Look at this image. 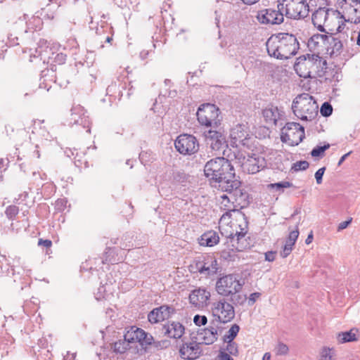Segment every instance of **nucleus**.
I'll list each match as a JSON object with an SVG mask.
<instances>
[{
	"mask_svg": "<svg viewBox=\"0 0 360 360\" xmlns=\"http://www.w3.org/2000/svg\"><path fill=\"white\" fill-rule=\"evenodd\" d=\"M60 6V2H57V0H56V4H47L45 8H42L41 15L45 20H53L57 15V10Z\"/></svg>",
	"mask_w": 360,
	"mask_h": 360,
	"instance_id": "nucleus-30",
	"label": "nucleus"
},
{
	"mask_svg": "<svg viewBox=\"0 0 360 360\" xmlns=\"http://www.w3.org/2000/svg\"><path fill=\"white\" fill-rule=\"evenodd\" d=\"M120 249L116 248H107L105 252V257L102 259L101 263H110L112 264L121 262L123 260L122 255H119L121 252Z\"/></svg>",
	"mask_w": 360,
	"mask_h": 360,
	"instance_id": "nucleus-28",
	"label": "nucleus"
},
{
	"mask_svg": "<svg viewBox=\"0 0 360 360\" xmlns=\"http://www.w3.org/2000/svg\"><path fill=\"white\" fill-rule=\"evenodd\" d=\"M288 351V347L283 342H279L276 347V353L277 355H286Z\"/></svg>",
	"mask_w": 360,
	"mask_h": 360,
	"instance_id": "nucleus-51",
	"label": "nucleus"
},
{
	"mask_svg": "<svg viewBox=\"0 0 360 360\" xmlns=\"http://www.w3.org/2000/svg\"><path fill=\"white\" fill-rule=\"evenodd\" d=\"M280 138L290 146H298L305 138L304 128L297 122H287L281 130Z\"/></svg>",
	"mask_w": 360,
	"mask_h": 360,
	"instance_id": "nucleus-8",
	"label": "nucleus"
},
{
	"mask_svg": "<svg viewBox=\"0 0 360 360\" xmlns=\"http://www.w3.org/2000/svg\"><path fill=\"white\" fill-rule=\"evenodd\" d=\"M229 297H230L231 304L236 306L243 305L247 300L246 295L240 293V292H235V294L230 295Z\"/></svg>",
	"mask_w": 360,
	"mask_h": 360,
	"instance_id": "nucleus-40",
	"label": "nucleus"
},
{
	"mask_svg": "<svg viewBox=\"0 0 360 360\" xmlns=\"http://www.w3.org/2000/svg\"><path fill=\"white\" fill-rule=\"evenodd\" d=\"M66 55L63 53H56L55 57L53 58V62L56 64L62 65L65 63L66 60Z\"/></svg>",
	"mask_w": 360,
	"mask_h": 360,
	"instance_id": "nucleus-55",
	"label": "nucleus"
},
{
	"mask_svg": "<svg viewBox=\"0 0 360 360\" xmlns=\"http://www.w3.org/2000/svg\"><path fill=\"white\" fill-rule=\"evenodd\" d=\"M215 128H210L208 130H205L203 136L207 146H209L212 150L221 151L223 150V155L231 158L228 154V143L226 141V135L220 130L214 129Z\"/></svg>",
	"mask_w": 360,
	"mask_h": 360,
	"instance_id": "nucleus-11",
	"label": "nucleus"
},
{
	"mask_svg": "<svg viewBox=\"0 0 360 360\" xmlns=\"http://www.w3.org/2000/svg\"><path fill=\"white\" fill-rule=\"evenodd\" d=\"M38 245L49 248L51 247L52 241L49 239L39 238L38 240Z\"/></svg>",
	"mask_w": 360,
	"mask_h": 360,
	"instance_id": "nucleus-63",
	"label": "nucleus"
},
{
	"mask_svg": "<svg viewBox=\"0 0 360 360\" xmlns=\"http://www.w3.org/2000/svg\"><path fill=\"white\" fill-rule=\"evenodd\" d=\"M146 335V332L142 328H136L135 330H132L131 331H128L125 335V338L127 339L128 342H137L140 343V342L143 339Z\"/></svg>",
	"mask_w": 360,
	"mask_h": 360,
	"instance_id": "nucleus-32",
	"label": "nucleus"
},
{
	"mask_svg": "<svg viewBox=\"0 0 360 360\" xmlns=\"http://www.w3.org/2000/svg\"><path fill=\"white\" fill-rule=\"evenodd\" d=\"M243 218L245 220L244 227H241V225H240V230L239 231H237L235 234L231 233L227 237V247L219 252L221 258L225 261H236L238 258L237 255L238 252H242L250 248V243L245 238L248 233V222L244 214Z\"/></svg>",
	"mask_w": 360,
	"mask_h": 360,
	"instance_id": "nucleus-4",
	"label": "nucleus"
},
{
	"mask_svg": "<svg viewBox=\"0 0 360 360\" xmlns=\"http://www.w3.org/2000/svg\"><path fill=\"white\" fill-rule=\"evenodd\" d=\"M231 145L236 148L243 146L250 148L251 138L247 131V127L243 124H238L231 130Z\"/></svg>",
	"mask_w": 360,
	"mask_h": 360,
	"instance_id": "nucleus-16",
	"label": "nucleus"
},
{
	"mask_svg": "<svg viewBox=\"0 0 360 360\" xmlns=\"http://www.w3.org/2000/svg\"><path fill=\"white\" fill-rule=\"evenodd\" d=\"M194 266H192V267L195 271L206 277L217 275L221 271V268L219 266L217 259L212 255H207L198 257L194 261Z\"/></svg>",
	"mask_w": 360,
	"mask_h": 360,
	"instance_id": "nucleus-12",
	"label": "nucleus"
},
{
	"mask_svg": "<svg viewBox=\"0 0 360 360\" xmlns=\"http://www.w3.org/2000/svg\"><path fill=\"white\" fill-rule=\"evenodd\" d=\"M352 218H349L346 221H342L338 224V231H340L345 229H346L352 222Z\"/></svg>",
	"mask_w": 360,
	"mask_h": 360,
	"instance_id": "nucleus-64",
	"label": "nucleus"
},
{
	"mask_svg": "<svg viewBox=\"0 0 360 360\" xmlns=\"http://www.w3.org/2000/svg\"><path fill=\"white\" fill-rule=\"evenodd\" d=\"M108 32H113V27L105 21H101V23L96 27V33L100 38Z\"/></svg>",
	"mask_w": 360,
	"mask_h": 360,
	"instance_id": "nucleus-36",
	"label": "nucleus"
},
{
	"mask_svg": "<svg viewBox=\"0 0 360 360\" xmlns=\"http://www.w3.org/2000/svg\"><path fill=\"white\" fill-rule=\"evenodd\" d=\"M320 112L323 117H328L333 113V107L328 102H324L320 108Z\"/></svg>",
	"mask_w": 360,
	"mask_h": 360,
	"instance_id": "nucleus-46",
	"label": "nucleus"
},
{
	"mask_svg": "<svg viewBox=\"0 0 360 360\" xmlns=\"http://www.w3.org/2000/svg\"><path fill=\"white\" fill-rule=\"evenodd\" d=\"M25 25V29L21 33H19V34H22L27 33L29 30L31 29L33 30L32 32H33L34 30H37V29H41V25H42L41 19L39 17H33L31 20H29V22H24L23 20H20V22L16 23L15 26V30H17L18 27L20 25Z\"/></svg>",
	"mask_w": 360,
	"mask_h": 360,
	"instance_id": "nucleus-29",
	"label": "nucleus"
},
{
	"mask_svg": "<svg viewBox=\"0 0 360 360\" xmlns=\"http://www.w3.org/2000/svg\"><path fill=\"white\" fill-rule=\"evenodd\" d=\"M299 236V230L297 226L295 230H292L290 232L288 237L285 240V244L290 245L294 247L296 240H297Z\"/></svg>",
	"mask_w": 360,
	"mask_h": 360,
	"instance_id": "nucleus-47",
	"label": "nucleus"
},
{
	"mask_svg": "<svg viewBox=\"0 0 360 360\" xmlns=\"http://www.w3.org/2000/svg\"><path fill=\"white\" fill-rule=\"evenodd\" d=\"M330 32V39H328L325 48L326 53L330 55L331 58H336L340 56L343 50V44L340 39L335 37L333 32V30L329 29Z\"/></svg>",
	"mask_w": 360,
	"mask_h": 360,
	"instance_id": "nucleus-24",
	"label": "nucleus"
},
{
	"mask_svg": "<svg viewBox=\"0 0 360 360\" xmlns=\"http://www.w3.org/2000/svg\"><path fill=\"white\" fill-rule=\"evenodd\" d=\"M218 323L212 320L210 325L198 332L202 345H210L215 342L218 339Z\"/></svg>",
	"mask_w": 360,
	"mask_h": 360,
	"instance_id": "nucleus-22",
	"label": "nucleus"
},
{
	"mask_svg": "<svg viewBox=\"0 0 360 360\" xmlns=\"http://www.w3.org/2000/svg\"><path fill=\"white\" fill-rule=\"evenodd\" d=\"M1 269L3 276L13 278V283H16L18 281L21 283L20 290H22L25 287L30 285L32 271L21 265L20 258L13 259L12 264L7 263L2 265Z\"/></svg>",
	"mask_w": 360,
	"mask_h": 360,
	"instance_id": "nucleus-6",
	"label": "nucleus"
},
{
	"mask_svg": "<svg viewBox=\"0 0 360 360\" xmlns=\"http://www.w3.org/2000/svg\"><path fill=\"white\" fill-rule=\"evenodd\" d=\"M276 251L273 250L265 252V260L268 262H274L276 259Z\"/></svg>",
	"mask_w": 360,
	"mask_h": 360,
	"instance_id": "nucleus-61",
	"label": "nucleus"
},
{
	"mask_svg": "<svg viewBox=\"0 0 360 360\" xmlns=\"http://www.w3.org/2000/svg\"><path fill=\"white\" fill-rule=\"evenodd\" d=\"M129 343L130 342H128L127 339L124 338L123 340L114 342L112 349L116 353L122 354L128 349Z\"/></svg>",
	"mask_w": 360,
	"mask_h": 360,
	"instance_id": "nucleus-35",
	"label": "nucleus"
},
{
	"mask_svg": "<svg viewBox=\"0 0 360 360\" xmlns=\"http://www.w3.org/2000/svg\"><path fill=\"white\" fill-rule=\"evenodd\" d=\"M193 322L198 326H205L207 323V318L204 315L197 314L193 318Z\"/></svg>",
	"mask_w": 360,
	"mask_h": 360,
	"instance_id": "nucleus-52",
	"label": "nucleus"
},
{
	"mask_svg": "<svg viewBox=\"0 0 360 360\" xmlns=\"http://www.w3.org/2000/svg\"><path fill=\"white\" fill-rule=\"evenodd\" d=\"M244 282H241L234 274H228L219 278L216 282L217 293L224 297H229L241 291Z\"/></svg>",
	"mask_w": 360,
	"mask_h": 360,
	"instance_id": "nucleus-10",
	"label": "nucleus"
},
{
	"mask_svg": "<svg viewBox=\"0 0 360 360\" xmlns=\"http://www.w3.org/2000/svg\"><path fill=\"white\" fill-rule=\"evenodd\" d=\"M127 84L120 80L112 82L106 89V94L110 97V101H120L123 96V90H126Z\"/></svg>",
	"mask_w": 360,
	"mask_h": 360,
	"instance_id": "nucleus-25",
	"label": "nucleus"
},
{
	"mask_svg": "<svg viewBox=\"0 0 360 360\" xmlns=\"http://www.w3.org/2000/svg\"><path fill=\"white\" fill-rule=\"evenodd\" d=\"M176 309L173 306L162 304L150 311L148 315V319L151 323H157L168 320L176 314Z\"/></svg>",
	"mask_w": 360,
	"mask_h": 360,
	"instance_id": "nucleus-19",
	"label": "nucleus"
},
{
	"mask_svg": "<svg viewBox=\"0 0 360 360\" xmlns=\"http://www.w3.org/2000/svg\"><path fill=\"white\" fill-rule=\"evenodd\" d=\"M146 337H145L140 342V345L142 347L147 348V347L150 346L152 347L154 338L153 337L148 333H146Z\"/></svg>",
	"mask_w": 360,
	"mask_h": 360,
	"instance_id": "nucleus-50",
	"label": "nucleus"
},
{
	"mask_svg": "<svg viewBox=\"0 0 360 360\" xmlns=\"http://www.w3.org/2000/svg\"><path fill=\"white\" fill-rule=\"evenodd\" d=\"M356 340V333L353 332L352 329L338 334V341L340 343L353 342Z\"/></svg>",
	"mask_w": 360,
	"mask_h": 360,
	"instance_id": "nucleus-38",
	"label": "nucleus"
},
{
	"mask_svg": "<svg viewBox=\"0 0 360 360\" xmlns=\"http://www.w3.org/2000/svg\"><path fill=\"white\" fill-rule=\"evenodd\" d=\"M28 198V193L24 191L23 193L18 195L17 198H15L14 202L18 205H27L26 200Z\"/></svg>",
	"mask_w": 360,
	"mask_h": 360,
	"instance_id": "nucleus-54",
	"label": "nucleus"
},
{
	"mask_svg": "<svg viewBox=\"0 0 360 360\" xmlns=\"http://www.w3.org/2000/svg\"><path fill=\"white\" fill-rule=\"evenodd\" d=\"M226 344V348L222 351H226L228 354L233 356H238L239 355L238 345L234 342V340H226L223 341Z\"/></svg>",
	"mask_w": 360,
	"mask_h": 360,
	"instance_id": "nucleus-39",
	"label": "nucleus"
},
{
	"mask_svg": "<svg viewBox=\"0 0 360 360\" xmlns=\"http://www.w3.org/2000/svg\"><path fill=\"white\" fill-rule=\"evenodd\" d=\"M229 158L217 157L210 160L204 166V174L210 184L217 183L222 191L242 198L241 182L236 176L234 167Z\"/></svg>",
	"mask_w": 360,
	"mask_h": 360,
	"instance_id": "nucleus-1",
	"label": "nucleus"
},
{
	"mask_svg": "<svg viewBox=\"0 0 360 360\" xmlns=\"http://www.w3.org/2000/svg\"><path fill=\"white\" fill-rule=\"evenodd\" d=\"M257 19L262 24L280 25L283 22V5L278 1L277 9L265 8L257 12Z\"/></svg>",
	"mask_w": 360,
	"mask_h": 360,
	"instance_id": "nucleus-14",
	"label": "nucleus"
},
{
	"mask_svg": "<svg viewBox=\"0 0 360 360\" xmlns=\"http://www.w3.org/2000/svg\"><path fill=\"white\" fill-rule=\"evenodd\" d=\"M214 321L217 323H226L232 321L235 317V310L233 304L226 301L224 298L213 303L212 308Z\"/></svg>",
	"mask_w": 360,
	"mask_h": 360,
	"instance_id": "nucleus-13",
	"label": "nucleus"
},
{
	"mask_svg": "<svg viewBox=\"0 0 360 360\" xmlns=\"http://www.w3.org/2000/svg\"><path fill=\"white\" fill-rule=\"evenodd\" d=\"M194 339L195 337L192 338V341L190 342H184L182 340V345L179 347L180 356L184 360H195L202 355L203 350L201 347L202 343L198 342Z\"/></svg>",
	"mask_w": 360,
	"mask_h": 360,
	"instance_id": "nucleus-17",
	"label": "nucleus"
},
{
	"mask_svg": "<svg viewBox=\"0 0 360 360\" xmlns=\"http://www.w3.org/2000/svg\"><path fill=\"white\" fill-rule=\"evenodd\" d=\"M329 11L328 8L325 7H319L312 13V23L321 32H326L325 26H326V23L328 20Z\"/></svg>",
	"mask_w": 360,
	"mask_h": 360,
	"instance_id": "nucleus-23",
	"label": "nucleus"
},
{
	"mask_svg": "<svg viewBox=\"0 0 360 360\" xmlns=\"http://www.w3.org/2000/svg\"><path fill=\"white\" fill-rule=\"evenodd\" d=\"M268 54L279 60H287L297 54L300 44L296 37L289 33L271 35L266 42Z\"/></svg>",
	"mask_w": 360,
	"mask_h": 360,
	"instance_id": "nucleus-2",
	"label": "nucleus"
},
{
	"mask_svg": "<svg viewBox=\"0 0 360 360\" xmlns=\"http://www.w3.org/2000/svg\"><path fill=\"white\" fill-rule=\"evenodd\" d=\"M221 111L214 104H201L197 110V120L200 125L210 128H217L221 122Z\"/></svg>",
	"mask_w": 360,
	"mask_h": 360,
	"instance_id": "nucleus-7",
	"label": "nucleus"
},
{
	"mask_svg": "<svg viewBox=\"0 0 360 360\" xmlns=\"http://www.w3.org/2000/svg\"><path fill=\"white\" fill-rule=\"evenodd\" d=\"M330 148V144L325 143L323 146H316L314 147L310 154L314 158H322L324 155V153L326 150Z\"/></svg>",
	"mask_w": 360,
	"mask_h": 360,
	"instance_id": "nucleus-43",
	"label": "nucleus"
},
{
	"mask_svg": "<svg viewBox=\"0 0 360 360\" xmlns=\"http://www.w3.org/2000/svg\"><path fill=\"white\" fill-rule=\"evenodd\" d=\"M292 186H293V184L291 182L287 181H282L268 185L269 188L275 191L276 192H278L279 193H283L285 188Z\"/></svg>",
	"mask_w": 360,
	"mask_h": 360,
	"instance_id": "nucleus-37",
	"label": "nucleus"
},
{
	"mask_svg": "<svg viewBox=\"0 0 360 360\" xmlns=\"http://www.w3.org/2000/svg\"><path fill=\"white\" fill-rule=\"evenodd\" d=\"M349 17L345 18V15H341L340 18H343L346 22H350L354 24L360 23V5L354 6V4H350L349 8L347 9Z\"/></svg>",
	"mask_w": 360,
	"mask_h": 360,
	"instance_id": "nucleus-31",
	"label": "nucleus"
},
{
	"mask_svg": "<svg viewBox=\"0 0 360 360\" xmlns=\"http://www.w3.org/2000/svg\"><path fill=\"white\" fill-rule=\"evenodd\" d=\"M326 59L319 54H309L300 56L296 60L294 69L296 73L304 79L323 77L328 68Z\"/></svg>",
	"mask_w": 360,
	"mask_h": 360,
	"instance_id": "nucleus-3",
	"label": "nucleus"
},
{
	"mask_svg": "<svg viewBox=\"0 0 360 360\" xmlns=\"http://www.w3.org/2000/svg\"><path fill=\"white\" fill-rule=\"evenodd\" d=\"M217 360H233V359L231 355L228 354L226 351L220 349L217 356Z\"/></svg>",
	"mask_w": 360,
	"mask_h": 360,
	"instance_id": "nucleus-58",
	"label": "nucleus"
},
{
	"mask_svg": "<svg viewBox=\"0 0 360 360\" xmlns=\"http://www.w3.org/2000/svg\"><path fill=\"white\" fill-rule=\"evenodd\" d=\"M171 345V341L169 339H164L161 340H153L152 347L156 350H162L167 349Z\"/></svg>",
	"mask_w": 360,
	"mask_h": 360,
	"instance_id": "nucleus-45",
	"label": "nucleus"
},
{
	"mask_svg": "<svg viewBox=\"0 0 360 360\" xmlns=\"http://www.w3.org/2000/svg\"><path fill=\"white\" fill-rule=\"evenodd\" d=\"M263 116L266 122H273L276 124L280 117V113L277 107L271 106L263 110Z\"/></svg>",
	"mask_w": 360,
	"mask_h": 360,
	"instance_id": "nucleus-33",
	"label": "nucleus"
},
{
	"mask_svg": "<svg viewBox=\"0 0 360 360\" xmlns=\"http://www.w3.org/2000/svg\"><path fill=\"white\" fill-rule=\"evenodd\" d=\"M70 124L81 126L83 129H86V132L91 131V121L86 111L80 105L72 106L71 108V115L70 118Z\"/></svg>",
	"mask_w": 360,
	"mask_h": 360,
	"instance_id": "nucleus-18",
	"label": "nucleus"
},
{
	"mask_svg": "<svg viewBox=\"0 0 360 360\" xmlns=\"http://www.w3.org/2000/svg\"><path fill=\"white\" fill-rule=\"evenodd\" d=\"M266 167L264 158L256 154L248 156L243 164V168L249 174H256Z\"/></svg>",
	"mask_w": 360,
	"mask_h": 360,
	"instance_id": "nucleus-20",
	"label": "nucleus"
},
{
	"mask_svg": "<svg viewBox=\"0 0 360 360\" xmlns=\"http://www.w3.org/2000/svg\"><path fill=\"white\" fill-rule=\"evenodd\" d=\"M239 330H240V326L238 324L234 323L229 328L227 333L224 335L223 341L234 340L236 337L238 335Z\"/></svg>",
	"mask_w": 360,
	"mask_h": 360,
	"instance_id": "nucleus-42",
	"label": "nucleus"
},
{
	"mask_svg": "<svg viewBox=\"0 0 360 360\" xmlns=\"http://www.w3.org/2000/svg\"><path fill=\"white\" fill-rule=\"evenodd\" d=\"M331 352V349L324 347L321 352V360H333Z\"/></svg>",
	"mask_w": 360,
	"mask_h": 360,
	"instance_id": "nucleus-53",
	"label": "nucleus"
},
{
	"mask_svg": "<svg viewBox=\"0 0 360 360\" xmlns=\"http://www.w3.org/2000/svg\"><path fill=\"white\" fill-rule=\"evenodd\" d=\"M175 148L182 155H192L199 149L197 139L191 134H181L174 142Z\"/></svg>",
	"mask_w": 360,
	"mask_h": 360,
	"instance_id": "nucleus-15",
	"label": "nucleus"
},
{
	"mask_svg": "<svg viewBox=\"0 0 360 360\" xmlns=\"http://www.w3.org/2000/svg\"><path fill=\"white\" fill-rule=\"evenodd\" d=\"M293 246L285 244L284 245L282 251H281V257L283 258H286L292 252Z\"/></svg>",
	"mask_w": 360,
	"mask_h": 360,
	"instance_id": "nucleus-56",
	"label": "nucleus"
},
{
	"mask_svg": "<svg viewBox=\"0 0 360 360\" xmlns=\"http://www.w3.org/2000/svg\"><path fill=\"white\" fill-rule=\"evenodd\" d=\"M325 33L326 34H314L312 37H311L309 42L314 43L315 46H318L320 45V44H321V46L325 47L328 39H330V32L329 33L326 31Z\"/></svg>",
	"mask_w": 360,
	"mask_h": 360,
	"instance_id": "nucleus-34",
	"label": "nucleus"
},
{
	"mask_svg": "<svg viewBox=\"0 0 360 360\" xmlns=\"http://www.w3.org/2000/svg\"><path fill=\"white\" fill-rule=\"evenodd\" d=\"M177 94V92L176 90H169L166 89L164 92L161 91L159 96H162L164 97H170V98H174Z\"/></svg>",
	"mask_w": 360,
	"mask_h": 360,
	"instance_id": "nucleus-60",
	"label": "nucleus"
},
{
	"mask_svg": "<svg viewBox=\"0 0 360 360\" xmlns=\"http://www.w3.org/2000/svg\"><path fill=\"white\" fill-rule=\"evenodd\" d=\"M162 332L169 338L180 339L185 333V326L179 321H167L162 325Z\"/></svg>",
	"mask_w": 360,
	"mask_h": 360,
	"instance_id": "nucleus-21",
	"label": "nucleus"
},
{
	"mask_svg": "<svg viewBox=\"0 0 360 360\" xmlns=\"http://www.w3.org/2000/svg\"><path fill=\"white\" fill-rule=\"evenodd\" d=\"M280 4L283 5L284 15L290 19H304L309 13V6L306 0H282Z\"/></svg>",
	"mask_w": 360,
	"mask_h": 360,
	"instance_id": "nucleus-9",
	"label": "nucleus"
},
{
	"mask_svg": "<svg viewBox=\"0 0 360 360\" xmlns=\"http://www.w3.org/2000/svg\"><path fill=\"white\" fill-rule=\"evenodd\" d=\"M210 297V292L205 288L193 290L189 295L190 302L195 306L206 304Z\"/></svg>",
	"mask_w": 360,
	"mask_h": 360,
	"instance_id": "nucleus-26",
	"label": "nucleus"
},
{
	"mask_svg": "<svg viewBox=\"0 0 360 360\" xmlns=\"http://www.w3.org/2000/svg\"><path fill=\"white\" fill-rule=\"evenodd\" d=\"M326 171V167H323L320 169H319L316 173H315V179H316V183L318 184H321L322 183V181H323V176L324 174V172Z\"/></svg>",
	"mask_w": 360,
	"mask_h": 360,
	"instance_id": "nucleus-57",
	"label": "nucleus"
},
{
	"mask_svg": "<svg viewBox=\"0 0 360 360\" xmlns=\"http://www.w3.org/2000/svg\"><path fill=\"white\" fill-rule=\"evenodd\" d=\"M318 104L307 93L297 95L292 101V110L296 117L303 121H311L318 115Z\"/></svg>",
	"mask_w": 360,
	"mask_h": 360,
	"instance_id": "nucleus-5",
	"label": "nucleus"
},
{
	"mask_svg": "<svg viewBox=\"0 0 360 360\" xmlns=\"http://www.w3.org/2000/svg\"><path fill=\"white\" fill-rule=\"evenodd\" d=\"M74 160L75 166L79 168H87L89 167V162L85 158V154L84 153H79L77 151L75 156L74 157Z\"/></svg>",
	"mask_w": 360,
	"mask_h": 360,
	"instance_id": "nucleus-41",
	"label": "nucleus"
},
{
	"mask_svg": "<svg viewBox=\"0 0 360 360\" xmlns=\"http://www.w3.org/2000/svg\"><path fill=\"white\" fill-rule=\"evenodd\" d=\"M219 233L210 230L205 232L198 239V243L201 246L213 247L219 243Z\"/></svg>",
	"mask_w": 360,
	"mask_h": 360,
	"instance_id": "nucleus-27",
	"label": "nucleus"
},
{
	"mask_svg": "<svg viewBox=\"0 0 360 360\" xmlns=\"http://www.w3.org/2000/svg\"><path fill=\"white\" fill-rule=\"evenodd\" d=\"M105 287L104 285H101L98 288V291L95 295V297L97 300H101L102 299L105 298Z\"/></svg>",
	"mask_w": 360,
	"mask_h": 360,
	"instance_id": "nucleus-59",
	"label": "nucleus"
},
{
	"mask_svg": "<svg viewBox=\"0 0 360 360\" xmlns=\"http://www.w3.org/2000/svg\"><path fill=\"white\" fill-rule=\"evenodd\" d=\"M309 166V164L306 160H300L293 164L292 169L295 172L306 170Z\"/></svg>",
	"mask_w": 360,
	"mask_h": 360,
	"instance_id": "nucleus-49",
	"label": "nucleus"
},
{
	"mask_svg": "<svg viewBox=\"0 0 360 360\" xmlns=\"http://www.w3.org/2000/svg\"><path fill=\"white\" fill-rule=\"evenodd\" d=\"M18 212L19 208L15 205L8 206L5 211L6 217L11 220L14 219V217L18 214Z\"/></svg>",
	"mask_w": 360,
	"mask_h": 360,
	"instance_id": "nucleus-48",
	"label": "nucleus"
},
{
	"mask_svg": "<svg viewBox=\"0 0 360 360\" xmlns=\"http://www.w3.org/2000/svg\"><path fill=\"white\" fill-rule=\"evenodd\" d=\"M188 175L183 171H174L172 181L175 184H183L187 181Z\"/></svg>",
	"mask_w": 360,
	"mask_h": 360,
	"instance_id": "nucleus-44",
	"label": "nucleus"
},
{
	"mask_svg": "<svg viewBox=\"0 0 360 360\" xmlns=\"http://www.w3.org/2000/svg\"><path fill=\"white\" fill-rule=\"evenodd\" d=\"M261 294L259 292H253L251 293L248 298V304L252 306L255 304L257 299L260 297Z\"/></svg>",
	"mask_w": 360,
	"mask_h": 360,
	"instance_id": "nucleus-62",
	"label": "nucleus"
}]
</instances>
